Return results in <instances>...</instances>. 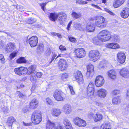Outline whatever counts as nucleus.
Listing matches in <instances>:
<instances>
[{"mask_svg":"<svg viewBox=\"0 0 129 129\" xmlns=\"http://www.w3.org/2000/svg\"><path fill=\"white\" fill-rule=\"evenodd\" d=\"M101 129H111V125L109 123H106L101 126Z\"/></svg>","mask_w":129,"mask_h":129,"instance_id":"37","label":"nucleus"},{"mask_svg":"<svg viewBox=\"0 0 129 129\" xmlns=\"http://www.w3.org/2000/svg\"><path fill=\"white\" fill-rule=\"evenodd\" d=\"M59 49L60 50L62 51H65L66 50L65 47L62 45H60L59 46Z\"/></svg>","mask_w":129,"mask_h":129,"instance_id":"55","label":"nucleus"},{"mask_svg":"<svg viewBox=\"0 0 129 129\" xmlns=\"http://www.w3.org/2000/svg\"><path fill=\"white\" fill-rule=\"evenodd\" d=\"M120 73L122 76L124 78H126L128 76L129 71L127 69L124 68L120 71Z\"/></svg>","mask_w":129,"mask_h":129,"instance_id":"25","label":"nucleus"},{"mask_svg":"<svg viewBox=\"0 0 129 129\" xmlns=\"http://www.w3.org/2000/svg\"><path fill=\"white\" fill-rule=\"evenodd\" d=\"M93 7L96 8L97 9H101V8L99 6L97 5H95L94 4H92L91 5Z\"/></svg>","mask_w":129,"mask_h":129,"instance_id":"59","label":"nucleus"},{"mask_svg":"<svg viewBox=\"0 0 129 129\" xmlns=\"http://www.w3.org/2000/svg\"><path fill=\"white\" fill-rule=\"evenodd\" d=\"M58 19L60 24H62L66 21V15L63 12L59 13L58 14Z\"/></svg>","mask_w":129,"mask_h":129,"instance_id":"16","label":"nucleus"},{"mask_svg":"<svg viewBox=\"0 0 129 129\" xmlns=\"http://www.w3.org/2000/svg\"><path fill=\"white\" fill-rule=\"evenodd\" d=\"M36 76H37V78L38 77L39 78H40L42 75V73L41 72H38L36 73Z\"/></svg>","mask_w":129,"mask_h":129,"instance_id":"57","label":"nucleus"},{"mask_svg":"<svg viewBox=\"0 0 129 129\" xmlns=\"http://www.w3.org/2000/svg\"><path fill=\"white\" fill-rule=\"evenodd\" d=\"M57 55L56 54H54L52 56V57L51 59V61L49 62V63L50 64L51 63L52 61L54 60L56 56Z\"/></svg>","mask_w":129,"mask_h":129,"instance_id":"54","label":"nucleus"},{"mask_svg":"<svg viewBox=\"0 0 129 129\" xmlns=\"http://www.w3.org/2000/svg\"><path fill=\"white\" fill-rule=\"evenodd\" d=\"M117 61L120 63H123L125 61L126 56L124 53L120 51L117 53Z\"/></svg>","mask_w":129,"mask_h":129,"instance_id":"14","label":"nucleus"},{"mask_svg":"<svg viewBox=\"0 0 129 129\" xmlns=\"http://www.w3.org/2000/svg\"><path fill=\"white\" fill-rule=\"evenodd\" d=\"M5 60L4 56L2 54H0V60H1V62L2 64H4L5 63Z\"/></svg>","mask_w":129,"mask_h":129,"instance_id":"45","label":"nucleus"},{"mask_svg":"<svg viewBox=\"0 0 129 129\" xmlns=\"http://www.w3.org/2000/svg\"><path fill=\"white\" fill-rule=\"evenodd\" d=\"M46 4V3H45L42 4H40V5L41 6V8L44 11H45V7Z\"/></svg>","mask_w":129,"mask_h":129,"instance_id":"56","label":"nucleus"},{"mask_svg":"<svg viewBox=\"0 0 129 129\" xmlns=\"http://www.w3.org/2000/svg\"><path fill=\"white\" fill-rule=\"evenodd\" d=\"M88 2H87L83 1L82 0H79L76 1V3L79 5H84L87 4Z\"/></svg>","mask_w":129,"mask_h":129,"instance_id":"41","label":"nucleus"},{"mask_svg":"<svg viewBox=\"0 0 129 129\" xmlns=\"http://www.w3.org/2000/svg\"><path fill=\"white\" fill-rule=\"evenodd\" d=\"M69 40L71 42L74 43L76 42V39L73 37H71L70 38Z\"/></svg>","mask_w":129,"mask_h":129,"instance_id":"58","label":"nucleus"},{"mask_svg":"<svg viewBox=\"0 0 129 129\" xmlns=\"http://www.w3.org/2000/svg\"><path fill=\"white\" fill-rule=\"evenodd\" d=\"M32 120L35 124H39L42 120L41 114L39 111H36L34 112L32 115Z\"/></svg>","mask_w":129,"mask_h":129,"instance_id":"3","label":"nucleus"},{"mask_svg":"<svg viewBox=\"0 0 129 129\" xmlns=\"http://www.w3.org/2000/svg\"><path fill=\"white\" fill-rule=\"evenodd\" d=\"M93 115V113H92L90 112L88 114V117L89 118H91Z\"/></svg>","mask_w":129,"mask_h":129,"instance_id":"62","label":"nucleus"},{"mask_svg":"<svg viewBox=\"0 0 129 129\" xmlns=\"http://www.w3.org/2000/svg\"><path fill=\"white\" fill-rule=\"evenodd\" d=\"M105 11L107 12L108 13L111 15L113 16H115V14L113 12L110 11L109 10L107 9H105Z\"/></svg>","mask_w":129,"mask_h":129,"instance_id":"42","label":"nucleus"},{"mask_svg":"<svg viewBox=\"0 0 129 129\" xmlns=\"http://www.w3.org/2000/svg\"><path fill=\"white\" fill-rule=\"evenodd\" d=\"M23 124L25 126H29L30 124L29 123H25L24 122H23Z\"/></svg>","mask_w":129,"mask_h":129,"instance_id":"64","label":"nucleus"},{"mask_svg":"<svg viewBox=\"0 0 129 129\" xmlns=\"http://www.w3.org/2000/svg\"><path fill=\"white\" fill-rule=\"evenodd\" d=\"M108 75L112 79H115L116 78V73L115 71L113 70L109 71L108 72Z\"/></svg>","mask_w":129,"mask_h":129,"instance_id":"27","label":"nucleus"},{"mask_svg":"<svg viewBox=\"0 0 129 129\" xmlns=\"http://www.w3.org/2000/svg\"><path fill=\"white\" fill-rule=\"evenodd\" d=\"M46 129H53L55 126V124L48 119L46 120Z\"/></svg>","mask_w":129,"mask_h":129,"instance_id":"24","label":"nucleus"},{"mask_svg":"<svg viewBox=\"0 0 129 129\" xmlns=\"http://www.w3.org/2000/svg\"><path fill=\"white\" fill-rule=\"evenodd\" d=\"M74 80L77 81L79 84H83L84 82L83 76L81 72L79 71L75 73L73 77Z\"/></svg>","mask_w":129,"mask_h":129,"instance_id":"9","label":"nucleus"},{"mask_svg":"<svg viewBox=\"0 0 129 129\" xmlns=\"http://www.w3.org/2000/svg\"><path fill=\"white\" fill-rule=\"evenodd\" d=\"M71 16L74 19H75L80 18L81 16V14L80 13H77L73 12L71 14Z\"/></svg>","mask_w":129,"mask_h":129,"instance_id":"35","label":"nucleus"},{"mask_svg":"<svg viewBox=\"0 0 129 129\" xmlns=\"http://www.w3.org/2000/svg\"><path fill=\"white\" fill-rule=\"evenodd\" d=\"M95 29L94 25L92 23H88L87 25L86 30L89 32H92Z\"/></svg>","mask_w":129,"mask_h":129,"instance_id":"28","label":"nucleus"},{"mask_svg":"<svg viewBox=\"0 0 129 129\" xmlns=\"http://www.w3.org/2000/svg\"><path fill=\"white\" fill-rule=\"evenodd\" d=\"M3 111L5 113H7L8 112L9 110L8 107L6 106H5L3 108Z\"/></svg>","mask_w":129,"mask_h":129,"instance_id":"49","label":"nucleus"},{"mask_svg":"<svg viewBox=\"0 0 129 129\" xmlns=\"http://www.w3.org/2000/svg\"><path fill=\"white\" fill-rule=\"evenodd\" d=\"M56 129H64V128L62 126L58 125Z\"/></svg>","mask_w":129,"mask_h":129,"instance_id":"61","label":"nucleus"},{"mask_svg":"<svg viewBox=\"0 0 129 129\" xmlns=\"http://www.w3.org/2000/svg\"><path fill=\"white\" fill-rule=\"evenodd\" d=\"M88 55L90 59L91 60L95 61L100 58V54L98 51L93 50L89 51Z\"/></svg>","mask_w":129,"mask_h":129,"instance_id":"6","label":"nucleus"},{"mask_svg":"<svg viewBox=\"0 0 129 129\" xmlns=\"http://www.w3.org/2000/svg\"><path fill=\"white\" fill-rule=\"evenodd\" d=\"M110 40L114 42H118L119 41L117 35H114L112 36L110 32L106 30L101 31L98 34V38H94L93 41L94 44L99 45L100 44V41L105 42Z\"/></svg>","mask_w":129,"mask_h":129,"instance_id":"1","label":"nucleus"},{"mask_svg":"<svg viewBox=\"0 0 129 129\" xmlns=\"http://www.w3.org/2000/svg\"><path fill=\"white\" fill-rule=\"evenodd\" d=\"M39 103V101L37 100L34 99L29 103V108L32 109H35L38 106Z\"/></svg>","mask_w":129,"mask_h":129,"instance_id":"20","label":"nucleus"},{"mask_svg":"<svg viewBox=\"0 0 129 129\" xmlns=\"http://www.w3.org/2000/svg\"><path fill=\"white\" fill-rule=\"evenodd\" d=\"M15 48V44L14 43L9 42L7 45L6 50L7 52H10L13 51Z\"/></svg>","mask_w":129,"mask_h":129,"instance_id":"22","label":"nucleus"},{"mask_svg":"<svg viewBox=\"0 0 129 129\" xmlns=\"http://www.w3.org/2000/svg\"><path fill=\"white\" fill-rule=\"evenodd\" d=\"M27 70L24 67H20L15 68L14 72L16 74L21 76L24 75L27 71Z\"/></svg>","mask_w":129,"mask_h":129,"instance_id":"12","label":"nucleus"},{"mask_svg":"<svg viewBox=\"0 0 129 129\" xmlns=\"http://www.w3.org/2000/svg\"><path fill=\"white\" fill-rule=\"evenodd\" d=\"M120 92V91L119 90H113L112 92V94L114 95H117V94L119 93Z\"/></svg>","mask_w":129,"mask_h":129,"instance_id":"43","label":"nucleus"},{"mask_svg":"<svg viewBox=\"0 0 129 129\" xmlns=\"http://www.w3.org/2000/svg\"><path fill=\"white\" fill-rule=\"evenodd\" d=\"M87 92L86 96V98L92 99L94 97V85L92 82H90L87 88Z\"/></svg>","mask_w":129,"mask_h":129,"instance_id":"4","label":"nucleus"},{"mask_svg":"<svg viewBox=\"0 0 129 129\" xmlns=\"http://www.w3.org/2000/svg\"><path fill=\"white\" fill-rule=\"evenodd\" d=\"M76 57L79 58H83L86 56V52L83 48H77L74 51Z\"/></svg>","mask_w":129,"mask_h":129,"instance_id":"8","label":"nucleus"},{"mask_svg":"<svg viewBox=\"0 0 129 129\" xmlns=\"http://www.w3.org/2000/svg\"><path fill=\"white\" fill-rule=\"evenodd\" d=\"M95 19L96 25L101 28H103L106 25V19L101 16H98L91 18L90 20L92 21Z\"/></svg>","mask_w":129,"mask_h":129,"instance_id":"2","label":"nucleus"},{"mask_svg":"<svg viewBox=\"0 0 129 129\" xmlns=\"http://www.w3.org/2000/svg\"><path fill=\"white\" fill-rule=\"evenodd\" d=\"M74 121L75 125L80 127L85 126L86 124L85 120L78 117L74 118Z\"/></svg>","mask_w":129,"mask_h":129,"instance_id":"10","label":"nucleus"},{"mask_svg":"<svg viewBox=\"0 0 129 129\" xmlns=\"http://www.w3.org/2000/svg\"><path fill=\"white\" fill-rule=\"evenodd\" d=\"M121 102L120 97L119 96L114 97L112 99V102L113 104H117Z\"/></svg>","mask_w":129,"mask_h":129,"instance_id":"32","label":"nucleus"},{"mask_svg":"<svg viewBox=\"0 0 129 129\" xmlns=\"http://www.w3.org/2000/svg\"><path fill=\"white\" fill-rule=\"evenodd\" d=\"M60 76L61 77V79L64 80L65 79L68 78L69 76V74L68 73H62L60 74Z\"/></svg>","mask_w":129,"mask_h":129,"instance_id":"40","label":"nucleus"},{"mask_svg":"<svg viewBox=\"0 0 129 129\" xmlns=\"http://www.w3.org/2000/svg\"><path fill=\"white\" fill-rule=\"evenodd\" d=\"M36 21V19L32 17L28 18L26 20V22L28 24H32L35 23Z\"/></svg>","mask_w":129,"mask_h":129,"instance_id":"36","label":"nucleus"},{"mask_svg":"<svg viewBox=\"0 0 129 129\" xmlns=\"http://www.w3.org/2000/svg\"><path fill=\"white\" fill-rule=\"evenodd\" d=\"M38 50H39L40 52H43L44 51V47L43 44L42 43H40L39 44L37 48Z\"/></svg>","mask_w":129,"mask_h":129,"instance_id":"38","label":"nucleus"},{"mask_svg":"<svg viewBox=\"0 0 129 129\" xmlns=\"http://www.w3.org/2000/svg\"><path fill=\"white\" fill-rule=\"evenodd\" d=\"M120 14L122 18L124 19L127 18L129 15V9L127 8H123Z\"/></svg>","mask_w":129,"mask_h":129,"instance_id":"19","label":"nucleus"},{"mask_svg":"<svg viewBox=\"0 0 129 129\" xmlns=\"http://www.w3.org/2000/svg\"><path fill=\"white\" fill-rule=\"evenodd\" d=\"M100 67L101 68H103L105 66V62L102 61L99 64Z\"/></svg>","mask_w":129,"mask_h":129,"instance_id":"51","label":"nucleus"},{"mask_svg":"<svg viewBox=\"0 0 129 129\" xmlns=\"http://www.w3.org/2000/svg\"><path fill=\"white\" fill-rule=\"evenodd\" d=\"M102 118V115L98 113L95 115L93 117L94 121L95 122L100 121L101 120Z\"/></svg>","mask_w":129,"mask_h":129,"instance_id":"34","label":"nucleus"},{"mask_svg":"<svg viewBox=\"0 0 129 129\" xmlns=\"http://www.w3.org/2000/svg\"><path fill=\"white\" fill-rule=\"evenodd\" d=\"M107 93V91L104 89H101L98 91V95L101 98H105Z\"/></svg>","mask_w":129,"mask_h":129,"instance_id":"23","label":"nucleus"},{"mask_svg":"<svg viewBox=\"0 0 129 129\" xmlns=\"http://www.w3.org/2000/svg\"><path fill=\"white\" fill-rule=\"evenodd\" d=\"M49 16L50 20L52 21H55L58 17V14L50 13Z\"/></svg>","mask_w":129,"mask_h":129,"instance_id":"31","label":"nucleus"},{"mask_svg":"<svg viewBox=\"0 0 129 129\" xmlns=\"http://www.w3.org/2000/svg\"><path fill=\"white\" fill-rule=\"evenodd\" d=\"M63 93L61 91H56L54 94V97L55 99L58 101H61L63 100L62 97Z\"/></svg>","mask_w":129,"mask_h":129,"instance_id":"18","label":"nucleus"},{"mask_svg":"<svg viewBox=\"0 0 129 129\" xmlns=\"http://www.w3.org/2000/svg\"><path fill=\"white\" fill-rule=\"evenodd\" d=\"M38 42V38L36 36H32L28 39V42L30 46L32 47H35Z\"/></svg>","mask_w":129,"mask_h":129,"instance_id":"15","label":"nucleus"},{"mask_svg":"<svg viewBox=\"0 0 129 129\" xmlns=\"http://www.w3.org/2000/svg\"><path fill=\"white\" fill-rule=\"evenodd\" d=\"M17 62L18 63H25L26 62V60L24 57H21L17 60Z\"/></svg>","mask_w":129,"mask_h":129,"instance_id":"39","label":"nucleus"},{"mask_svg":"<svg viewBox=\"0 0 129 129\" xmlns=\"http://www.w3.org/2000/svg\"><path fill=\"white\" fill-rule=\"evenodd\" d=\"M36 67L34 66H31L29 67L27 70V73L28 74H31L30 80L33 82H35L37 79V76H36V71L35 70Z\"/></svg>","mask_w":129,"mask_h":129,"instance_id":"5","label":"nucleus"},{"mask_svg":"<svg viewBox=\"0 0 129 129\" xmlns=\"http://www.w3.org/2000/svg\"><path fill=\"white\" fill-rule=\"evenodd\" d=\"M95 84L97 87L102 86L104 82V80L103 77L99 75L96 77L95 81Z\"/></svg>","mask_w":129,"mask_h":129,"instance_id":"13","label":"nucleus"},{"mask_svg":"<svg viewBox=\"0 0 129 129\" xmlns=\"http://www.w3.org/2000/svg\"><path fill=\"white\" fill-rule=\"evenodd\" d=\"M72 21H70L69 23L68 24V26H67V29L69 30V29L70 28V26L72 24Z\"/></svg>","mask_w":129,"mask_h":129,"instance_id":"60","label":"nucleus"},{"mask_svg":"<svg viewBox=\"0 0 129 129\" xmlns=\"http://www.w3.org/2000/svg\"><path fill=\"white\" fill-rule=\"evenodd\" d=\"M106 46L108 48L113 49H118L120 48L119 45L115 43H108L106 44Z\"/></svg>","mask_w":129,"mask_h":129,"instance_id":"21","label":"nucleus"},{"mask_svg":"<svg viewBox=\"0 0 129 129\" xmlns=\"http://www.w3.org/2000/svg\"><path fill=\"white\" fill-rule=\"evenodd\" d=\"M124 0H116L113 3V6L115 8L120 6L124 3Z\"/></svg>","mask_w":129,"mask_h":129,"instance_id":"30","label":"nucleus"},{"mask_svg":"<svg viewBox=\"0 0 129 129\" xmlns=\"http://www.w3.org/2000/svg\"><path fill=\"white\" fill-rule=\"evenodd\" d=\"M58 65L59 69L61 71L65 70L68 67L66 61L62 59L59 60Z\"/></svg>","mask_w":129,"mask_h":129,"instance_id":"11","label":"nucleus"},{"mask_svg":"<svg viewBox=\"0 0 129 129\" xmlns=\"http://www.w3.org/2000/svg\"><path fill=\"white\" fill-rule=\"evenodd\" d=\"M17 9L20 11H24V8L21 6H17Z\"/></svg>","mask_w":129,"mask_h":129,"instance_id":"44","label":"nucleus"},{"mask_svg":"<svg viewBox=\"0 0 129 129\" xmlns=\"http://www.w3.org/2000/svg\"><path fill=\"white\" fill-rule=\"evenodd\" d=\"M63 110L65 114H68L71 112L72 108L69 104H66L64 105L63 107Z\"/></svg>","mask_w":129,"mask_h":129,"instance_id":"17","label":"nucleus"},{"mask_svg":"<svg viewBox=\"0 0 129 129\" xmlns=\"http://www.w3.org/2000/svg\"><path fill=\"white\" fill-rule=\"evenodd\" d=\"M68 87L71 94L73 95L75 93V92L74 90L73 87L70 85H69Z\"/></svg>","mask_w":129,"mask_h":129,"instance_id":"46","label":"nucleus"},{"mask_svg":"<svg viewBox=\"0 0 129 129\" xmlns=\"http://www.w3.org/2000/svg\"><path fill=\"white\" fill-rule=\"evenodd\" d=\"M63 123L66 126L67 129H73L72 125L69 121L66 118L64 119L63 120Z\"/></svg>","mask_w":129,"mask_h":129,"instance_id":"26","label":"nucleus"},{"mask_svg":"<svg viewBox=\"0 0 129 129\" xmlns=\"http://www.w3.org/2000/svg\"><path fill=\"white\" fill-rule=\"evenodd\" d=\"M94 67L91 64H89L87 66V72L86 73V77L87 79H91L93 76Z\"/></svg>","mask_w":129,"mask_h":129,"instance_id":"7","label":"nucleus"},{"mask_svg":"<svg viewBox=\"0 0 129 129\" xmlns=\"http://www.w3.org/2000/svg\"><path fill=\"white\" fill-rule=\"evenodd\" d=\"M125 99L129 102V89L127 91Z\"/></svg>","mask_w":129,"mask_h":129,"instance_id":"53","label":"nucleus"},{"mask_svg":"<svg viewBox=\"0 0 129 129\" xmlns=\"http://www.w3.org/2000/svg\"><path fill=\"white\" fill-rule=\"evenodd\" d=\"M36 88V86L35 85L33 86L31 89L32 92Z\"/></svg>","mask_w":129,"mask_h":129,"instance_id":"63","label":"nucleus"},{"mask_svg":"<svg viewBox=\"0 0 129 129\" xmlns=\"http://www.w3.org/2000/svg\"><path fill=\"white\" fill-rule=\"evenodd\" d=\"M61 113V110L56 108H53L52 111V114L54 116H58Z\"/></svg>","mask_w":129,"mask_h":129,"instance_id":"29","label":"nucleus"},{"mask_svg":"<svg viewBox=\"0 0 129 129\" xmlns=\"http://www.w3.org/2000/svg\"><path fill=\"white\" fill-rule=\"evenodd\" d=\"M16 52H13L11 53L10 56V58L12 59L16 55Z\"/></svg>","mask_w":129,"mask_h":129,"instance_id":"50","label":"nucleus"},{"mask_svg":"<svg viewBox=\"0 0 129 129\" xmlns=\"http://www.w3.org/2000/svg\"><path fill=\"white\" fill-rule=\"evenodd\" d=\"M75 25L76 26V27L77 28L79 29V30H84V29L83 28L82 29V28H80V27H81V26L80 24H76Z\"/></svg>","mask_w":129,"mask_h":129,"instance_id":"52","label":"nucleus"},{"mask_svg":"<svg viewBox=\"0 0 129 129\" xmlns=\"http://www.w3.org/2000/svg\"><path fill=\"white\" fill-rule=\"evenodd\" d=\"M46 103L49 105H51L52 104V101L51 100L48 98H47L46 99Z\"/></svg>","mask_w":129,"mask_h":129,"instance_id":"47","label":"nucleus"},{"mask_svg":"<svg viewBox=\"0 0 129 129\" xmlns=\"http://www.w3.org/2000/svg\"><path fill=\"white\" fill-rule=\"evenodd\" d=\"M16 121V119L12 116L9 117L7 120V123L10 126L12 125L14 122Z\"/></svg>","mask_w":129,"mask_h":129,"instance_id":"33","label":"nucleus"},{"mask_svg":"<svg viewBox=\"0 0 129 129\" xmlns=\"http://www.w3.org/2000/svg\"><path fill=\"white\" fill-rule=\"evenodd\" d=\"M16 95L19 96L20 98H22L24 96L23 94H22L19 91H17L16 93Z\"/></svg>","mask_w":129,"mask_h":129,"instance_id":"48","label":"nucleus"}]
</instances>
